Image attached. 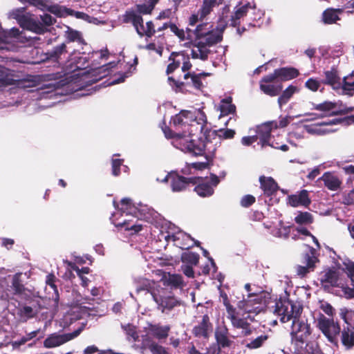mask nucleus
Masks as SVG:
<instances>
[{"label":"nucleus","instance_id":"obj_1","mask_svg":"<svg viewBox=\"0 0 354 354\" xmlns=\"http://www.w3.org/2000/svg\"><path fill=\"white\" fill-rule=\"evenodd\" d=\"M339 317L344 324L342 329L339 323L334 319H328L320 314L317 321V326L328 341L332 344L337 342V336H340L341 343L346 350L354 348V310L343 307L339 309Z\"/></svg>","mask_w":354,"mask_h":354},{"label":"nucleus","instance_id":"obj_2","mask_svg":"<svg viewBox=\"0 0 354 354\" xmlns=\"http://www.w3.org/2000/svg\"><path fill=\"white\" fill-rule=\"evenodd\" d=\"M236 132L230 129H220L218 130L206 129L204 133L205 141L201 140H192L189 142H183V149H187L196 155H205L208 157L213 156L218 147L221 145L223 139H232Z\"/></svg>","mask_w":354,"mask_h":354},{"label":"nucleus","instance_id":"obj_3","mask_svg":"<svg viewBox=\"0 0 354 354\" xmlns=\"http://www.w3.org/2000/svg\"><path fill=\"white\" fill-rule=\"evenodd\" d=\"M273 308L274 313L281 316L280 321L283 323L288 322V308L283 301L277 298L272 299L269 292H263L255 295L253 299H248L243 304V309L247 313L256 315L265 311L266 309Z\"/></svg>","mask_w":354,"mask_h":354},{"label":"nucleus","instance_id":"obj_4","mask_svg":"<svg viewBox=\"0 0 354 354\" xmlns=\"http://www.w3.org/2000/svg\"><path fill=\"white\" fill-rule=\"evenodd\" d=\"M207 116L204 111L199 109L196 113L194 117L191 119V123L187 124V131L183 133V138H180L177 141V144L179 145V149L194 156H200L201 155H196L187 149H183V142H189L192 140H201V141H205L202 140L201 137H199L201 133L204 135L206 129H209L207 127Z\"/></svg>","mask_w":354,"mask_h":354},{"label":"nucleus","instance_id":"obj_5","mask_svg":"<svg viewBox=\"0 0 354 354\" xmlns=\"http://www.w3.org/2000/svg\"><path fill=\"white\" fill-rule=\"evenodd\" d=\"M288 80V67L274 70V73L264 76L260 83L261 90L266 95L276 96L283 88L282 82Z\"/></svg>","mask_w":354,"mask_h":354},{"label":"nucleus","instance_id":"obj_6","mask_svg":"<svg viewBox=\"0 0 354 354\" xmlns=\"http://www.w3.org/2000/svg\"><path fill=\"white\" fill-rule=\"evenodd\" d=\"M12 17L17 20L20 27L36 34H44L47 30L37 16L30 12H25V8L14 10Z\"/></svg>","mask_w":354,"mask_h":354},{"label":"nucleus","instance_id":"obj_7","mask_svg":"<svg viewBox=\"0 0 354 354\" xmlns=\"http://www.w3.org/2000/svg\"><path fill=\"white\" fill-rule=\"evenodd\" d=\"M207 73L195 72H187L183 75V81L180 79H176L173 76L168 77V83L176 92H183L187 87H192L197 90H201L203 85L201 81L202 77H206Z\"/></svg>","mask_w":354,"mask_h":354},{"label":"nucleus","instance_id":"obj_8","mask_svg":"<svg viewBox=\"0 0 354 354\" xmlns=\"http://www.w3.org/2000/svg\"><path fill=\"white\" fill-rule=\"evenodd\" d=\"M337 103L330 101H324L319 104H313V109L322 111L324 113L318 114L315 113H307L308 116H313V118H322L326 116L344 115L354 111V106H346L339 110H334L337 107Z\"/></svg>","mask_w":354,"mask_h":354},{"label":"nucleus","instance_id":"obj_9","mask_svg":"<svg viewBox=\"0 0 354 354\" xmlns=\"http://www.w3.org/2000/svg\"><path fill=\"white\" fill-rule=\"evenodd\" d=\"M288 125V115H280L279 121L275 120L265 122L257 127V140H259L262 147L266 145H273L270 143L271 138V131L272 128H283Z\"/></svg>","mask_w":354,"mask_h":354},{"label":"nucleus","instance_id":"obj_10","mask_svg":"<svg viewBox=\"0 0 354 354\" xmlns=\"http://www.w3.org/2000/svg\"><path fill=\"white\" fill-rule=\"evenodd\" d=\"M343 274L339 269L327 268L320 274V283L325 291L329 292L333 288L342 287Z\"/></svg>","mask_w":354,"mask_h":354},{"label":"nucleus","instance_id":"obj_11","mask_svg":"<svg viewBox=\"0 0 354 354\" xmlns=\"http://www.w3.org/2000/svg\"><path fill=\"white\" fill-rule=\"evenodd\" d=\"M84 328V325H82L81 327L70 333L59 335L57 333H54L50 334L44 341V346L47 348H51L62 345L79 336Z\"/></svg>","mask_w":354,"mask_h":354},{"label":"nucleus","instance_id":"obj_12","mask_svg":"<svg viewBox=\"0 0 354 354\" xmlns=\"http://www.w3.org/2000/svg\"><path fill=\"white\" fill-rule=\"evenodd\" d=\"M226 27L227 24L225 23L222 26H217L216 30L212 28L207 32L201 41H194L192 46L194 47H210L221 42L223 39V32Z\"/></svg>","mask_w":354,"mask_h":354},{"label":"nucleus","instance_id":"obj_13","mask_svg":"<svg viewBox=\"0 0 354 354\" xmlns=\"http://www.w3.org/2000/svg\"><path fill=\"white\" fill-rule=\"evenodd\" d=\"M170 176L171 177V188L174 192L184 191L189 184L196 185L200 180L198 177H184L175 171L170 172Z\"/></svg>","mask_w":354,"mask_h":354},{"label":"nucleus","instance_id":"obj_14","mask_svg":"<svg viewBox=\"0 0 354 354\" xmlns=\"http://www.w3.org/2000/svg\"><path fill=\"white\" fill-rule=\"evenodd\" d=\"M121 208L120 210L127 214H131L140 219H149L148 216L145 212L147 209L146 206L141 205L137 207L132 203V200L129 198H124L120 201Z\"/></svg>","mask_w":354,"mask_h":354},{"label":"nucleus","instance_id":"obj_15","mask_svg":"<svg viewBox=\"0 0 354 354\" xmlns=\"http://www.w3.org/2000/svg\"><path fill=\"white\" fill-rule=\"evenodd\" d=\"M257 3L254 1L247 2L245 4L239 3L234 8V11L230 19V26H237L241 25V19L247 16L249 10H256Z\"/></svg>","mask_w":354,"mask_h":354},{"label":"nucleus","instance_id":"obj_16","mask_svg":"<svg viewBox=\"0 0 354 354\" xmlns=\"http://www.w3.org/2000/svg\"><path fill=\"white\" fill-rule=\"evenodd\" d=\"M213 325L210 322L209 317L205 314L202 317V320L198 325L192 329V334L196 337H203L207 339L209 337V333L212 331Z\"/></svg>","mask_w":354,"mask_h":354},{"label":"nucleus","instance_id":"obj_17","mask_svg":"<svg viewBox=\"0 0 354 354\" xmlns=\"http://www.w3.org/2000/svg\"><path fill=\"white\" fill-rule=\"evenodd\" d=\"M67 46L66 43L53 46L51 49L48 50L45 53V57L43 61H52L53 63L59 64L60 60L67 54Z\"/></svg>","mask_w":354,"mask_h":354},{"label":"nucleus","instance_id":"obj_18","mask_svg":"<svg viewBox=\"0 0 354 354\" xmlns=\"http://www.w3.org/2000/svg\"><path fill=\"white\" fill-rule=\"evenodd\" d=\"M153 300L158 306V309L162 313L171 310L174 307L180 305L179 301L173 296L158 297L155 294H152Z\"/></svg>","mask_w":354,"mask_h":354},{"label":"nucleus","instance_id":"obj_19","mask_svg":"<svg viewBox=\"0 0 354 354\" xmlns=\"http://www.w3.org/2000/svg\"><path fill=\"white\" fill-rule=\"evenodd\" d=\"M229 330L227 326L223 324L218 326L215 330V339L218 346V348L230 347L232 341L229 339Z\"/></svg>","mask_w":354,"mask_h":354},{"label":"nucleus","instance_id":"obj_20","mask_svg":"<svg viewBox=\"0 0 354 354\" xmlns=\"http://www.w3.org/2000/svg\"><path fill=\"white\" fill-rule=\"evenodd\" d=\"M310 203L308 192L306 189H302L296 194L289 195V205L292 207H308Z\"/></svg>","mask_w":354,"mask_h":354},{"label":"nucleus","instance_id":"obj_21","mask_svg":"<svg viewBox=\"0 0 354 354\" xmlns=\"http://www.w3.org/2000/svg\"><path fill=\"white\" fill-rule=\"evenodd\" d=\"M123 21L124 23H132L138 35L139 32L142 33V30H145L142 16L134 10H127L123 16Z\"/></svg>","mask_w":354,"mask_h":354},{"label":"nucleus","instance_id":"obj_22","mask_svg":"<svg viewBox=\"0 0 354 354\" xmlns=\"http://www.w3.org/2000/svg\"><path fill=\"white\" fill-rule=\"evenodd\" d=\"M165 239L168 241L169 240H171L174 242L178 241L180 239L183 241H193L194 244L192 245H188L186 243H180L178 247L180 248L182 250H188L191 248H193L194 245L196 247H199L201 248V242L195 240L194 238L191 236V235L186 234V233H180L177 235L172 234V235H167L165 236Z\"/></svg>","mask_w":354,"mask_h":354},{"label":"nucleus","instance_id":"obj_23","mask_svg":"<svg viewBox=\"0 0 354 354\" xmlns=\"http://www.w3.org/2000/svg\"><path fill=\"white\" fill-rule=\"evenodd\" d=\"M259 182L264 194L268 196L274 195L279 189L277 183L271 177L261 176L259 178Z\"/></svg>","mask_w":354,"mask_h":354},{"label":"nucleus","instance_id":"obj_24","mask_svg":"<svg viewBox=\"0 0 354 354\" xmlns=\"http://www.w3.org/2000/svg\"><path fill=\"white\" fill-rule=\"evenodd\" d=\"M319 180H322L324 186L330 191H337L342 184V180L330 172H325Z\"/></svg>","mask_w":354,"mask_h":354},{"label":"nucleus","instance_id":"obj_25","mask_svg":"<svg viewBox=\"0 0 354 354\" xmlns=\"http://www.w3.org/2000/svg\"><path fill=\"white\" fill-rule=\"evenodd\" d=\"M324 75L325 80L323 81L324 84L330 85L335 91L340 89L341 78L335 68H332L331 70L325 71Z\"/></svg>","mask_w":354,"mask_h":354},{"label":"nucleus","instance_id":"obj_26","mask_svg":"<svg viewBox=\"0 0 354 354\" xmlns=\"http://www.w3.org/2000/svg\"><path fill=\"white\" fill-rule=\"evenodd\" d=\"M309 252L304 254V263L308 268L314 270L316 267V263H319V253L317 250L312 246L308 245Z\"/></svg>","mask_w":354,"mask_h":354},{"label":"nucleus","instance_id":"obj_27","mask_svg":"<svg viewBox=\"0 0 354 354\" xmlns=\"http://www.w3.org/2000/svg\"><path fill=\"white\" fill-rule=\"evenodd\" d=\"M64 37L66 39V41L64 43H66V44L71 42H77L80 44H86L82 33L71 27H67Z\"/></svg>","mask_w":354,"mask_h":354},{"label":"nucleus","instance_id":"obj_28","mask_svg":"<svg viewBox=\"0 0 354 354\" xmlns=\"http://www.w3.org/2000/svg\"><path fill=\"white\" fill-rule=\"evenodd\" d=\"M169 330L170 327L169 326H162L159 324H150L149 326V334L159 339L167 338Z\"/></svg>","mask_w":354,"mask_h":354},{"label":"nucleus","instance_id":"obj_29","mask_svg":"<svg viewBox=\"0 0 354 354\" xmlns=\"http://www.w3.org/2000/svg\"><path fill=\"white\" fill-rule=\"evenodd\" d=\"M192 119L193 118V114L192 112L188 111H181L179 113L175 115L171 120V123L174 125V127L176 129H178V127H187V122H185L184 119Z\"/></svg>","mask_w":354,"mask_h":354},{"label":"nucleus","instance_id":"obj_30","mask_svg":"<svg viewBox=\"0 0 354 354\" xmlns=\"http://www.w3.org/2000/svg\"><path fill=\"white\" fill-rule=\"evenodd\" d=\"M221 3H219V1H218V0H203L200 9L198 10L200 19L203 20L213 11L214 7Z\"/></svg>","mask_w":354,"mask_h":354},{"label":"nucleus","instance_id":"obj_31","mask_svg":"<svg viewBox=\"0 0 354 354\" xmlns=\"http://www.w3.org/2000/svg\"><path fill=\"white\" fill-rule=\"evenodd\" d=\"M342 10L327 8L322 13V21L325 24H333L340 20L338 13H341Z\"/></svg>","mask_w":354,"mask_h":354},{"label":"nucleus","instance_id":"obj_32","mask_svg":"<svg viewBox=\"0 0 354 354\" xmlns=\"http://www.w3.org/2000/svg\"><path fill=\"white\" fill-rule=\"evenodd\" d=\"M232 325L235 328H241V335L247 337L252 334L251 325L245 319L239 318L238 317L231 322Z\"/></svg>","mask_w":354,"mask_h":354},{"label":"nucleus","instance_id":"obj_33","mask_svg":"<svg viewBox=\"0 0 354 354\" xmlns=\"http://www.w3.org/2000/svg\"><path fill=\"white\" fill-rule=\"evenodd\" d=\"M46 11L55 15L56 17L59 18L66 17L68 16V15H71L73 12L72 9L57 3L48 5Z\"/></svg>","mask_w":354,"mask_h":354},{"label":"nucleus","instance_id":"obj_34","mask_svg":"<svg viewBox=\"0 0 354 354\" xmlns=\"http://www.w3.org/2000/svg\"><path fill=\"white\" fill-rule=\"evenodd\" d=\"M21 272L16 273L12 277V288L15 295H22L25 293L26 288H25L21 280Z\"/></svg>","mask_w":354,"mask_h":354},{"label":"nucleus","instance_id":"obj_35","mask_svg":"<svg viewBox=\"0 0 354 354\" xmlns=\"http://www.w3.org/2000/svg\"><path fill=\"white\" fill-rule=\"evenodd\" d=\"M200 178L199 182L195 188L194 191L201 197L210 196L214 194V189L209 183H201L202 178Z\"/></svg>","mask_w":354,"mask_h":354},{"label":"nucleus","instance_id":"obj_36","mask_svg":"<svg viewBox=\"0 0 354 354\" xmlns=\"http://www.w3.org/2000/svg\"><path fill=\"white\" fill-rule=\"evenodd\" d=\"M59 281V279H57V277L53 273H50L46 276V283L53 289L54 292L53 299L54 300L56 304H58L59 299L58 289L56 285V281Z\"/></svg>","mask_w":354,"mask_h":354},{"label":"nucleus","instance_id":"obj_37","mask_svg":"<svg viewBox=\"0 0 354 354\" xmlns=\"http://www.w3.org/2000/svg\"><path fill=\"white\" fill-rule=\"evenodd\" d=\"M160 0H149L147 3L136 5V10L140 14L149 15Z\"/></svg>","mask_w":354,"mask_h":354},{"label":"nucleus","instance_id":"obj_38","mask_svg":"<svg viewBox=\"0 0 354 354\" xmlns=\"http://www.w3.org/2000/svg\"><path fill=\"white\" fill-rule=\"evenodd\" d=\"M181 261L187 265L196 266L199 262L200 256L198 253L185 252L181 254Z\"/></svg>","mask_w":354,"mask_h":354},{"label":"nucleus","instance_id":"obj_39","mask_svg":"<svg viewBox=\"0 0 354 354\" xmlns=\"http://www.w3.org/2000/svg\"><path fill=\"white\" fill-rule=\"evenodd\" d=\"M220 110L223 115L234 113L236 111V106L232 103V98L230 97L222 100Z\"/></svg>","mask_w":354,"mask_h":354},{"label":"nucleus","instance_id":"obj_40","mask_svg":"<svg viewBox=\"0 0 354 354\" xmlns=\"http://www.w3.org/2000/svg\"><path fill=\"white\" fill-rule=\"evenodd\" d=\"M212 28H213L212 26H209L208 27L207 23H203L198 25L194 32L195 35V39L194 41H201L203 38L207 34V31H209Z\"/></svg>","mask_w":354,"mask_h":354},{"label":"nucleus","instance_id":"obj_41","mask_svg":"<svg viewBox=\"0 0 354 354\" xmlns=\"http://www.w3.org/2000/svg\"><path fill=\"white\" fill-rule=\"evenodd\" d=\"M295 221L299 225L311 224L313 222L312 214L308 212H299L295 218Z\"/></svg>","mask_w":354,"mask_h":354},{"label":"nucleus","instance_id":"obj_42","mask_svg":"<svg viewBox=\"0 0 354 354\" xmlns=\"http://www.w3.org/2000/svg\"><path fill=\"white\" fill-rule=\"evenodd\" d=\"M178 53H172L169 57V61L171 62L168 64L167 69H166V74L169 75L174 72L177 68H178L180 66L181 61L179 59H176L174 57L178 56Z\"/></svg>","mask_w":354,"mask_h":354},{"label":"nucleus","instance_id":"obj_43","mask_svg":"<svg viewBox=\"0 0 354 354\" xmlns=\"http://www.w3.org/2000/svg\"><path fill=\"white\" fill-rule=\"evenodd\" d=\"M117 227H124L125 230L133 231L132 234L139 232L142 230L141 224H131L129 221H124L122 223H119L116 225Z\"/></svg>","mask_w":354,"mask_h":354},{"label":"nucleus","instance_id":"obj_44","mask_svg":"<svg viewBox=\"0 0 354 354\" xmlns=\"http://www.w3.org/2000/svg\"><path fill=\"white\" fill-rule=\"evenodd\" d=\"M343 265L347 270L346 280L350 282L351 286H354V262L350 260L344 261Z\"/></svg>","mask_w":354,"mask_h":354},{"label":"nucleus","instance_id":"obj_45","mask_svg":"<svg viewBox=\"0 0 354 354\" xmlns=\"http://www.w3.org/2000/svg\"><path fill=\"white\" fill-rule=\"evenodd\" d=\"M138 57H136L133 60V64L129 66V70L127 72L120 75V77L114 80L113 81V84H119V83L123 82L127 77H129L131 75V73H132L131 69H133V71L136 70V66L138 64Z\"/></svg>","mask_w":354,"mask_h":354},{"label":"nucleus","instance_id":"obj_46","mask_svg":"<svg viewBox=\"0 0 354 354\" xmlns=\"http://www.w3.org/2000/svg\"><path fill=\"white\" fill-rule=\"evenodd\" d=\"M349 79V76H346L343 78V80L341 82L340 89H342V93L343 95H346L350 97H352L354 94V87L348 85L347 80Z\"/></svg>","mask_w":354,"mask_h":354},{"label":"nucleus","instance_id":"obj_47","mask_svg":"<svg viewBox=\"0 0 354 354\" xmlns=\"http://www.w3.org/2000/svg\"><path fill=\"white\" fill-rule=\"evenodd\" d=\"M124 163V159L112 158L111 160V174L117 177L120 175V167Z\"/></svg>","mask_w":354,"mask_h":354},{"label":"nucleus","instance_id":"obj_48","mask_svg":"<svg viewBox=\"0 0 354 354\" xmlns=\"http://www.w3.org/2000/svg\"><path fill=\"white\" fill-rule=\"evenodd\" d=\"M37 310L34 311L33 308L28 306H24L19 310V315L26 319H32L37 315Z\"/></svg>","mask_w":354,"mask_h":354},{"label":"nucleus","instance_id":"obj_49","mask_svg":"<svg viewBox=\"0 0 354 354\" xmlns=\"http://www.w3.org/2000/svg\"><path fill=\"white\" fill-rule=\"evenodd\" d=\"M167 285L174 288L180 287L183 283V277L180 274H170L167 279Z\"/></svg>","mask_w":354,"mask_h":354},{"label":"nucleus","instance_id":"obj_50","mask_svg":"<svg viewBox=\"0 0 354 354\" xmlns=\"http://www.w3.org/2000/svg\"><path fill=\"white\" fill-rule=\"evenodd\" d=\"M350 282L347 280L344 279L342 287H339L342 288V292L344 296L347 299L354 298V286H352V288L349 287Z\"/></svg>","mask_w":354,"mask_h":354},{"label":"nucleus","instance_id":"obj_51","mask_svg":"<svg viewBox=\"0 0 354 354\" xmlns=\"http://www.w3.org/2000/svg\"><path fill=\"white\" fill-rule=\"evenodd\" d=\"M268 335H260L247 344V347L250 349H256L261 347L263 342L267 340Z\"/></svg>","mask_w":354,"mask_h":354},{"label":"nucleus","instance_id":"obj_52","mask_svg":"<svg viewBox=\"0 0 354 354\" xmlns=\"http://www.w3.org/2000/svg\"><path fill=\"white\" fill-rule=\"evenodd\" d=\"M162 131L167 138H176L175 142L176 147L179 148V145L177 144V141L180 138H183V133H175L168 127H165V128H163Z\"/></svg>","mask_w":354,"mask_h":354},{"label":"nucleus","instance_id":"obj_53","mask_svg":"<svg viewBox=\"0 0 354 354\" xmlns=\"http://www.w3.org/2000/svg\"><path fill=\"white\" fill-rule=\"evenodd\" d=\"M156 32L154 24L151 21L146 23L145 30H142V33L139 32L140 37L146 36L147 37H151Z\"/></svg>","mask_w":354,"mask_h":354},{"label":"nucleus","instance_id":"obj_54","mask_svg":"<svg viewBox=\"0 0 354 354\" xmlns=\"http://www.w3.org/2000/svg\"><path fill=\"white\" fill-rule=\"evenodd\" d=\"M169 28L170 30L178 37L180 41H185L186 39L185 32L183 29L179 28L175 24L170 23Z\"/></svg>","mask_w":354,"mask_h":354},{"label":"nucleus","instance_id":"obj_55","mask_svg":"<svg viewBox=\"0 0 354 354\" xmlns=\"http://www.w3.org/2000/svg\"><path fill=\"white\" fill-rule=\"evenodd\" d=\"M39 331H40V330L37 329L36 330H34V331H32V332L28 333L26 336H24V337H21L20 339L16 341L15 342V344L17 345V346H21V345L25 344L28 341L35 338L38 335Z\"/></svg>","mask_w":354,"mask_h":354},{"label":"nucleus","instance_id":"obj_56","mask_svg":"<svg viewBox=\"0 0 354 354\" xmlns=\"http://www.w3.org/2000/svg\"><path fill=\"white\" fill-rule=\"evenodd\" d=\"M39 18L41 19V23L43 24V26L46 28V26H50L53 24H55L57 21L56 19L53 17L49 14H44L41 15L39 16Z\"/></svg>","mask_w":354,"mask_h":354},{"label":"nucleus","instance_id":"obj_57","mask_svg":"<svg viewBox=\"0 0 354 354\" xmlns=\"http://www.w3.org/2000/svg\"><path fill=\"white\" fill-rule=\"evenodd\" d=\"M256 201V198L254 196L250 194L245 195L242 197L240 201V204L243 207H249L252 205Z\"/></svg>","mask_w":354,"mask_h":354},{"label":"nucleus","instance_id":"obj_58","mask_svg":"<svg viewBox=\"0 0 354 354\" xmlns=\"http://www.w3.org/2000/svg\"><path fill=\"white\" fill-rule=\"evenodd\" d=\"M152 354H171L165 347L158 344H152L149 347Z\"/></svg>","mask_w":354,"mask_h":354},{"label":"nucleus","instance_id":"obj_59","mask_svg":"<svg viewBox=\"0 0 354 354\" xmlns=\"http://www.w3.org/2000/svg\"><path fill=\"white\" fill-rule=\"evenodd\" d=\"M305 86L312 91H317L320 86V83L315 79L310 78L306 82Z\"/></svg>","mask_w":354,"mask_h":354},{"label":"nucleus","instance_id":"obj_60","mask_svg":"<svg viewBox=\"0 0 354 354\" xmlns=\"http://www.w3.org/2000/svg\"><path fill=\"white\" fill-rule=\"evenodd\" d=\"M320 308L328 316L330 317V319H333V315H335V308L327 302L324 304H322Z\"/></svg>","mask_w":354,"mask_h":354},{"label":"nucleus","instance_id":"obj_61","mask_svg":"<svg viewBox=\"0 0 354 354\" xmlns=\"http://www.w3.org/2000/svg\"><path fill=\"white\" fill-rule=\"evenodd\" d=\"M20 35V31L17 28H12L8 32H3V38H6L7 43L10 42L9 39L10 38H17Z\"/></svg>","mask_w":354,"mask_h":354},{"label":"nucleus","instance_id":"obj_62","mask_svg":"<svg viewBox=\"0 0 354 354\" xmlns=\"http://www.w3.org/2000/svg\"><path fill=\"white\" fill-rule=\"evenodd\" d=\"M181 270L183 274L189 278L194 277V272L191 265H182Z\"/></svg>","mask_w":354,"mask_h":354},{"label":"nucleus","instance_id":"obj_63","mask_svg":"<svg viewBox=\"0 0 354 354\" xmlns=\"http://www.w3.org/2000/svg\"><path fill=\"white\" fill-rule=\"evenodd\" d=\"M198 49V57L199 59L205 61L208 59V55L210 53V50L207 47H197Z\"/></svg>","mask_w":354,"mask_h":354},{"label":"nucleus","instance_id":"obj_64","mask_svg":"<svg viewBox=\"0 0 354 354\" xmlns=\"http://www.w3.org/2000/svg\"><path fill=\"white\" fill-rule=\"evenodd\" d=\"M340 124L343 126H349L354 124V115L339 118Z\"/></svg>","mask_w":354,"mask_h":354}]
</instances>
